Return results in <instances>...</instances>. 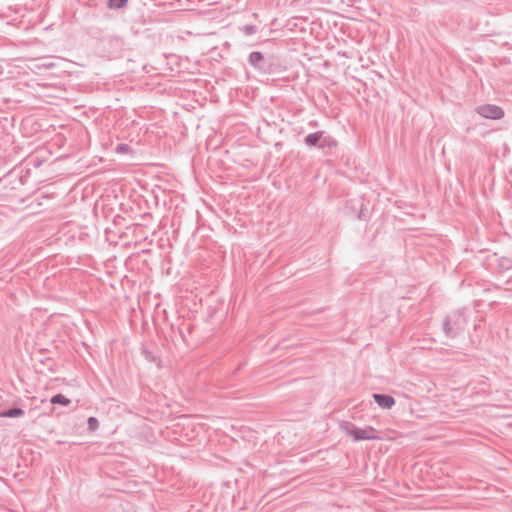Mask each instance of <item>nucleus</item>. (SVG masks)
Segmentation results:
<instances>
[{"instance_id": "nucleus-1", "label": "nucleus", "mask_w": 512, "mask_h": 512, "mask_svg": "<svg viewBox=\"0 0 512 512\" xmlns=\"http://www.w3.org/2000/svg\"><path fill=\"white\" fill-rule=\"evenodd\" d=\"M347 435H349L354 441H362V440H379L380 436L378 435V431L372 426L365 427H356L351 426L346 429Z\"/></svg>"}, {"instance_id": "nucleus-2", "label": "nucleus", "mask_w": 512, "mask_h": 512, "mask_svg": "<svg viewBox=\"0 0 512 512\" xmlns=\"http://www.w3.org/2000/svg\"><path fill=\"white\" fill-rule=\"evenodd\" d=\"M476 112L487 119L499 120L504 117V110L493 104H483L476 108Z\"/></svg>"}, {"instance_id": "nucleus-3", "label": "nucleus", "mask_w": 512, "mask_h": 512, "mask_svg": "<svg viewBox=\"0 0 512 512\" xmlns=\"http://www.w3.org/2000/svg\"><path fill=\"white\" fill-rule=\"evenodd\" d=\"M374 399L384 409H390L395 403L394 399L389 395L374 394Z\"/></svg>"}, {"instance_id": "nucleus-4", "label": "nucleus", "mask_w": 512, "mask_h": 512, "mask_svg": "<svg viewBox=\"0 0 512 512\" xmlns=\"http://www.w3.org/2000/svg\"><path fill=\"white\" fill-rule=\"evenodd\" d=\"M51 403L68 406L71 403V401L69 398L65 397L64 395L57 394L51 398Z\"/></svg>"}, {"instance_id": "nucleus-5", "label": "nucleus", "mask_w": 512, "mask_h": 512, "mask_svg": "<svg viewBox=\"0 0 512 512\" xmlns=\"http://www.w3.org/2000/svg\"><path fill=\"white\" fill-rule=\"evenodd\" d=\"M24 414V411L22 409H19V408H14V409H11L7 412H3L0 414L1 417H9V418H13V417H20Z\"/></svg>"}, {"instance_id": "nucleus-6", "label": "nucleus", "mask_w": 512, "mask_h": 512, "mask_svg": "<svg viewBox=\"0 0 512 512\" xmlns=\"http://www.w3.org/2000/svg\"><path fill=\"white\" fill-rule=\"evenodd\" d=\"M321 138V133L317 132V133H312V134H309L306 139H305V142L310 145V146H314L317 144V142L320 140Z\"/></svg>"}, {"instance_id": "nucleus-7", "label": "nucleus", "mask_w": 512, "mask_h": 512, "mask_svg": "<svg viewBox=\"0 0 512 512\" xmlns=\"http://www.w3.org/2000/svg\"><path fill=\"white\" fill-rule=\"evenodd\" d=\"M128 0H109V7L110 8H122L127 4Z\"/></svg>"}, {"instance_id": "nucleus-8", "label": "nucleus", "mask_w": 512, "mask_h": 512, "mask_svg": "<svg viewBox=\"0 0 512 512\" xmlns=\"http://www.w3.org/2000/svg\"><path fill=\"white\" fill-rule=\"evenodd\" d=\"M99 427V422L95 417H90L88 419V428L91 431H95Z\"/></svg>"}, {"instance_id": "nucleus-9", "label": "nucleus", "mask_w": 512, "mask_h": 512, "mask_svg": "<svg viewBox=\"0 0 512 512\" xmlns=\"http://www.w3.org/2000/svg\"><path fill=\"white\" fill-rule=\"evenodd\" d=\"M251 59H256V60H261L262 59V56L260 53H253L251 55Z\"/></svg>"}, {"instance_id": "nucleus-10", "label": "nucleus", "mask_w": 512, "mask_h": 512, "mask_svg": "<svg viewBox=\"0 0 512 512\" xmlns=\"http://www.w3.org/2000/svg\"><path fill=\"white\" fill-rule=\"evenodd\" d=\"M120 149H121L122 151H125V149H128V146H125V148H124V146H120Z\"/></svg>"}, {"instance_id": "nucleus-11", "label": "nucleus", "mask_w": 512, "mask_h": 512, "mask_svg": "<svg viewBox=\"0 0 512 512\" xmlns=\"http://www.w3.org/2000/svg\"><path fill=\"white\" fill-rule=\"evenodd\" d=\"M120 149H121L122 151H125V149H128V146H125V148H124V146H120Z\"/></svg>"}, {"instance_id": "nucleus-12", "label": "nucleus", "mask_w": 512, "mask_h": 512, "mask_svg": "<svg viewBox=\"0 0 512 512\" xmlns=\"http://www.w3.org/2000/svg\"><path fill=\"white\" fill-rule=\"evenodd\" d=\"M120 149H121L122 151H125V149H128V146H125V148H124V146H120Z\"/></svg>"}]
</instances>
